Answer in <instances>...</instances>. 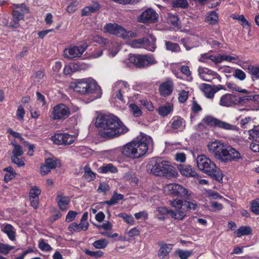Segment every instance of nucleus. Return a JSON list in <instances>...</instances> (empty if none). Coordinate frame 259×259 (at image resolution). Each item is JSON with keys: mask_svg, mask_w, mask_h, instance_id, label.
<instances>
[{"mask_svg": "<svg viewBox=\"0 0 259 259\" xmlns=\"http://www.w3.org/2000/svg\"><path fill=\"white\" fill-rule=\"evenodd\" d=\"M96 124L98 128L99 136L107 140L118 137L128 131V128L117 116L106 114L99 115Z\"/></svg>", "mask_w": 259, "mask_h": 259, "instance_id": "1", "label": "nucleus"}, {"mask_svg": "<svg viewBox=\"0 0 259 259\" xmlns=\"http://www.w3.org/2000/svg\"><path fill=\"white\" fill-rule=\"evenodd\" d=\"M151 141L152 139L147 136L137 138L120 147L122 155L132 159L139 158L146 153Z\"/></svg>", "mask_w": 259, "mask_h": 259, "instance_id": "2", "label": "nucleus"}, {"mask_svg": "<svg viewBox=\"0 0 259 259\" xmlns=\"http://www.w3.org/2000/svg\"><path fill=\"white\" fill-rule=\"evenodd\" d=\"M208 151L214 157L223 162L237 161L241 158L240 153L230 145L215 141L207 145Z\"/></svg>", "mask_w": 259, "mask_h": 259, "instance_id": "3", "label": "nucleus"}, {"mask_svg": "<svg viewBox=\"0 0 259 259\" xmlns=\"http://www.w3.org/2000/svg\"><path fill=\"white\" fill-rule=\"evenodd\" d=\"M198 169L219 182L223 181V176L220 169L204 155H198L196 159Z\"/></svg>", "mask_w": 259, "mask_h": 259, "instance_id": "4", "label": "nucleus"}, {"mask_svg": "<svg viewBox=\"0 0 259 259\" xmlns=\"http://www.w3.org/2000/svg\"><path fill=\"white\" fill-rule=\"evenodd\" d=\"M73 91L80 95L96 93V98H100L102 95L100 87L97 81L92 78L78 79L71 84Z\"/></svg>", "mask_w": 259, "mask_h": 259, "instance_id": "5", "label": "nucleus"}, {"mask_svg": "<svg viewBox=\"0 0 259 259\" xmlns=\"http://www.w3.org/2000/svg\"><path fill=\"white\" fill-rule=\"evenodd\" d=\"M152 166L151 172L155 176L165 177L167 178H175L178 172L168 161L163 160L161 158H153L150 162Z\"/></svg>", "mask_w": 259, "mask_h": 259, "instance_id": "6", "label": "nucleus"}, {"mask_svg": "<svg viewBox=\"0 0 259 259\" xmlns=\"http://www.w3.org/2000/svg\"><path fill=\"white\" fill-rule=\"evenodd\" d=\"M129 62L135 67L143 69L157 63L152 55H138L130 54Z\"/></svg>", "mask_w": 259, "mask_h": 259, "instance_id": "7", "label": "nucleus"}, {"mask_svg": "<svg viewBox=\"0 0 259 259\" xmlns=\"http://www.w3.org/2000/svg\"><path fill=\"white\" fill-rule=\"evenodd\" d=\"M169 204L172 207H180V209L186 214V216L187 212L191 210H195L198 207L197 203L195 200L189 201L178 198L173 200H169Z\"/></svg>", "mask_w": 259, "mask_h": 259, "instance_id": "8", "label": "nucleus"}, {"mask_svg": "<svg viewBox=\"0 0 259 259\" xmlns=\"http://www.w3.org/2000/svg\"><path fill=\"white\" fill-rule=\"evenodd\" d=\"M70 114L69 108L65 104L61 103L55 106L51 117L53 120H64Z\"/></svg>", "mask_w": 259, "mask_h": 259, "instance_id": "9", "label": "nucleus"}, {"mask_svg": "<svg viewBox=\"0 0 259 259\" xmlns=\"http://www.w3.org/2000/svg\"><path fill=\"white\" fill-rule=\"evenodd\" d=\"M169 194L173 197L187 198L189 195L188 191L182 185L172 183L167 186Z\"/></svg>", "mask_w": 259, "mask_h": 259, "instance_id": "10", "label": "nucleus"}, {"mask_svg": "<svg viewBox=\"0 0 259 259\" xmlns=\"http://www.w3.org/2000/svg\"><path fill=\"white\" fill-rule=\"evenodd\" d=\"M202 121L207 126L219 127L225 130L232 129V125L226 122L220 120L211 115H207L203 118Z\"/></svg>", "mask_w": 259, "mask_h": 259, "instance_id": "11", "label": "nucleus"}, {"mask_svg": "<svg viewBox=\"0 0 259 259\" xmlns=\"http://www.w3.org/2000/svg\"><path fill=\"white\" fill-rule=\"evenodd\" d=\"M87 47L71 46L66 48L63 51V56L69 60H74L80 57L85 51Z\"/></svg>", "mask_w": 259, "mask_h": 259, "instance_id": "12", "label": "nucleus"}, {"mask_svg": "<svg viewBox=\"0 0 259 259\" xmlns=\"http://www.w3.org/2000/svg\"><path fill=\"white\" fill-rule=\"evenodd\" d=\"M131 45L133 48H143L151 52H154L156 49L155 44L145 37L132 40Z\"/></svg>", "mask_w": 259, "mask_h": 259, "instance_id": "13", "label": "nucleus"}, {"mask_svg": "<svg viewBox=\"0 0 259 259\" xmlns=\"http://www.w3.org/2000/svg\"><path fill=\"white\" fill-rule=\"evenodd\" d=\"M75 139L74 136L67 133H57L52 137L54 143L59 145H70L75 141Z\"/></svg>", "mask_w": 259, "mask_h": 259, "instance_id": "14", "label": "nucleus"}, {"mask_svg": "<svg viewBox=\"0 0 259 259\" xmlns=\"http://www.w3.org/2000/svg\"><path fill=\"white\" fill-rule=\"evenodd\" d=\"M158 19L156 12L151 8L147 9L140 15L138 21L141 23H153Z\"/></svg>", "mask_w": 259, "mask_h": 259, "instance_id": "15", "label": "nucleus"}, {"mask_svg": "<svg viewBox=\"0 0 259 259\" xmlns=\"http://www.w3.org/2000/svg\"><path fill=\"white\" fill-rule=\"evenodd\" d=\"M129 87L130 85L126 81H118L116 82L113 87L114 98L124 102L123 96V94L124 93V90L129 89Z\"/></svg>", "mask_w": 259, "mask_h": 259, "instance_id": "16", "label": "nucleus"}, {"mask_svg": "<svg viewBox=\"0 0 259 259\" xmlns=\"http://www.w3.org/2000/svg\"><path fill=\"white\" fill-rule=\"evenodd\" d=\"M174 89V84L172 80L168 79L160 84L158 91L160 95L164 97L170 96Z\"/></svg>", "mask_w": 259, "mask_h": 259, "instance_id": "17", "label": "nucleus"}, {"mask_svg": "<svg viewBox=\"0 0 259 259\" xmlns=\"http://www.w3.org/2000/svg\"><path fill=\"white\" fill-rule=\"evenodd\" d=\"M159 247L158 251V256L160 259H168L169 257V253L172 249L174 244H167L161 241L158 243Z\"/></svg>", "mask_w": 259, "mask_h": 259, "instance_id": "18", "label": "nucleus"}, {"mask_svg": "<svg viewBox=\"0 0 259 259\" xmlns=\"http://www.w3.org/2000/svg\"><path fill=\"white\" fill-rule=\"evenodd\" d=\"M238 104L237 95L226 94L223 95L220 100V105L224 107H231Z\"/></svg>", "mask_w": 259, "mask_h": 259, "instance_id": "19", "label": "nucleus"}, {"mask_svg": "<svg viewBox=\"0 0 259 259\" xmlns=\"http://www.w3.org/2000/svg\"><path fill=\"white\" fill-rule=\"evenodd\" d=\"M170 127L172 130L177 133L179 131H182L185 127V120L180 116H174L169 122Z\"/></svg>", "mask_w": 259, "mask_h": 259, "instance_id": "20", "label": "nucleus"}, {"mask_svg": "<svg viewBox=\"0 0 259 259\" xmlns=\"http://www.w3.org/2000/svg\"><path fill=\"white\" fill-rule=\"evenodd\" d=\"M223 89V86L220 84L219 85H211L203 83L201 85V89L204 95L207 98L209 99L213 98L214 94Z\"/></svg>", "mask_w": 259, "mask_h": 259, "instance_id": "21", "label": "nucleus"}, {"mask_svg": "<svg viewBox=\"0 0 259 259\" xmlns=\"http://www.w3.org/2000/svg\"><path fill=\"white\" fill-rule=\"evenodd\" d=\"M248 133V139L253 141L250 145V149L254 152H259V131L251 130Z\"/></svg>", "mask_w": 259, "mask_h": 259, "instance_id": "22", "label": "nucleus"}, {"mask_svg": "<svg viewBox=\"0 0 259 259\" xmlns=\"http://www.w3.org/2000/svg\"><path fill=\"white\" fill-rule=\"evenodd\" d=\"M198 71L200 77L203 80L210 82L214 78V76L217 73L207 68L199 67Z\"/></svg>", "mask_w": 259, "mask_h": 259, "instance_id": "23", "label": "nucleus"}, {"mask_svg": "<svg viewBox=\"0 0 259 259\" xmlns=\"http://www.w3.org/2000/svg\"><path fill=\"white\" fill-rule=\"evenodd\" d=\"M177 168L181 174L187 177L197 178L198 177L195 169L189 165L179 164Z\"/></svg>", "mask_w": 259, "mask_h": 259, "instance_id": "24", "label": "nucleus"}, {"mask_svg": "<svg viewBox=\"0 0 259 259\" xmlns=\"http://www.w3.org/2000/svg\"><path fill=\"white\" fill-rule=\"evenodd\" d=\"M12 18L10 23L9 27L15 29L19 27L20 21L24 18V15L23 13L17 10H13L12 12Z\"/></svg>", "mask_w": 259, "mask_h": 259, "instance_id": "25", "label": "nucleus"}, {"mask_svg": "<svg viewBox=\"0 0 259 259\" xmlns=\"http://www.w3.org/2000/svg\"><path fill=\"white\" fill-rule=\"evenodd\" d=\"M56 199L60 210L62 211L67 210L70 202V198L63 194H58Z\"/></svg>", "mask_w": 259, "mask_h": 259, "instance_id": "26", "label": "nucleus"}, {"mask_svg": "<svg viewBox=\"0 0 259 259\" xmlns=\"http://www.w3.org/2000/svg\"><path fill=\"white\" fill-rule=\"evenodd\" d=\"M104 154L110 161H115L122 155L121 147L105 151Z\"/></svg>", "mask_w": 259, "mask_h": 259, "instance_id": "27", "label": "nucleus"}, {"mask_svg": "<svg viewBox=\"0 0 259 259\" xmlns=\"http://www.w3.org/2000/svg\"><path fill=\"white\" fill-rule=\"evenodd\" d=\"M101 8L100 5L97 2H93V6H87L83 8L81 12L82 16H87L91 14L96 13Z\"/></svg>", "mask_w": 259, "mask_h": 259, "instance_id": "28", "label": "nucleus"}, {"mask_svg": "<svg viewBox=\"0 0 259 259\" xmlns=\"http://www.w3.org/2000/svg\"><path fill=\"white\" fill-rule=\"evenodd\" d=\"M252 233V229L249 226H241L234 232L235 236L240 238L242 236L249 235Z\"/></svg>", "mask_w": 259, "mask_h": 259, "instance_id": "29", "label": "nucleus"}, {"mask_svg": "<svg viewBox=\"0 0 259 259\" xmlns=\"http://www.w3.org/2000/svg\"><path fill=\"white\" fill-rule=\"evenodd\" d=\"M89 223L83 224L80 222L79 224L76 223H72L68 227V230L70 232H78L81 230L86 231L89 227Z\"/></svg>", "mask_w": 259, "mask_h": 259, "instance_id": "30", "label": "nucleus"}, {"mask_svg": "<svg viewBox=\"0 0 259 259\" xmlns=\"http://www.w3.org/2000/svg\"><path fill=\"white\" fill-rule=\"evenodd\" d=\"M205 21L210 25H215L218 23V14L214 11L209 12L207 14Z\"/></svg>", "mask_w": 259, "mask_h": 259, "instance_id": "31", "label": "nucleus"}, {"mask_svg": "<svg viewBox=\"0 0 259 259\" xmlns=\"http://www.w3.org/2000/svg\"><path fill=\"white\" fill-rule=\"evenodd\" d=\"M247 69L253 80L259 79V65H249Z\"/></svg>", "mask_w": 259, "mask_h": 259, "instance_id": "32", "label": "nucleus"}, {"mask_svg": "<svg viewBox=\"0 0 259 259\" xmlns=\"http://www.w3.org/2000/svg\"><path fill=\"white\" fill-rule=\"evenodd\" d=\"M84 175L83 177L88 182H91L96 179V174L93 172L89 165H85L84 167Z\"/></svg>", "mask_w": 259, "mask_h": 259, "instance_id": "33", "label": "nucleus"}, {"mask_svg": "<svg viewBox=\"0 0 259 259\" xmlns=\"http://www.w3.org/2000/svg\"><path fill=\"white\" fill-rule=\"evenodd\" d=\"M124 196L121 194H118L116 191L114 192L111 198L109 200L105 201L104 204H106L109 206H112L117 204L118 201L123 199Z\"/></svg>", "mask_w": 259, "mask_h": 259, "instance_id": "34", "label": "nucleus"}, {"mask_svg": "<svg viewBox=\"0 0 259 259\" xmlns=\"http://www.w3.org/2000/svg\"><path fill=\"white\" fill-rule=\"evenodd\" d=\"M45 163L51 170L55 169L57 166L60 167L61 165L60 160L55 157L47 158Z\"/></svg>", "mask_w": 259, "mask_h": 259, "instance_id": "35", "label": "nucleus"}, {"mask_svg": "<svg viewBox=\"0 0 259 259\" xmlns=\"http://www.w3.org/2000/svg\"><path fill=\"white\" fill-rule=\"evenodd\" d=\"M176 208L177 211L169 209V213L171 218L178 220H182L185 217L186 214L180 209V207H174Z\"/></svg>", "mask_w": 259, "mask_h": 259, "instance_id": "36", "label": "nucleus"}, {"mask_svg": "<svg viewBox=\"0 0 259 259\" xmlns=\"http://www.w3.org/2000/svg\"><path fill=\"white\" fill-rule=\"evenodd\" d=\"M14 229V228L12 225L8 224L6 225L3 229V231L7 235L9 238L12 241L15 240L16 233Z\"/></svg>", "mask_w": 259, "mask_h": 259, "instance_id": "37", "label": "nucleus"}, {"mask_svg": "<svg viewBox=\"0 0 259 259\" xmlns=\"http://www.w3.org/2000/svg\"><path fill=\"white\" fill-rule=\"evenodd\" d=\"M98 171L100 173L102 174H107L108 172L115 173L117 171V169L112 164L108 163L99 167Z\"/></svg>", "mask_w": 259, "mask_h": 259, "instance_id": "38", "label": "nucleus"}, {"mask_svg": "<svg viewBox=\"0 0 259 259\" xmlns=\"http://www.w3.org/2000/svg\"><path fill=\"white\" fill-rule=\"evenodd\" d=\"M171 5L172 8L187 9L189 7L188 0H172Z\"/></svg>", "mask_w": 259, "mask_h": 259, "instance_id": "39", "label": "nucleus"}, {"mask_svg": "<svg viewBox=\"0 0 259 259\" xmlns=\"http://www.w3.org/2000/svg\"><path fill=\"white\" fill-rule=\"evenodd\" d=\"M175 253L180 259H188L192 255L193 250L178 249Z\"/></svg>", "mask_w": 259, "mask_h": 259, "instance_id": "40", "label": "nucleus"}, {"mask_svg": "<svg viewBox=\"0 0 259 259\" xmlns=\"http://www.w3.org/2000/svg\"><path fill=\"white\" fill-rule=\"evenodd\" d=\"M165 49L167 51L174 53H178L181 51V48L177 43L172 42L170 41H165Z\"/></svg>", "mask_w": 259, "mask_h": 259, "instance_id": "41", "label": "nucleus"}, {"mask_svg": "<svg viewBox=\"0 0 259 259\" xmlns=\"http://www.w3.org/2000/svg\"><path fill=\"white\" fill-rule=\"evenodd\" d=\"M173 110V106L172 105H163L159 107L158 109V113L161 116H167Z\"/></svg>", "mask_w": 259, "mask_h": 259, "instance_id": "42", "label": "nucleus"}, {"mask_svg": "<svg viewBox=\"0 0 259 259\" xmlns=\"http://www.w3.org/2000/svg\"><path fill=\"white\" fill-rule=\"evenodd\" d=\"M180 71L183 74L185 75L186 78L184 79L185 80L189 82L192 81V73L188 66L186 65L181 66Z\"/></svg>", "mask_w": 259, "mask_h": 259, "instance_id": "43", "label": "nucleus"}, {"mask_svg": "<svg viewBox=\"0 0 259 259\" xmlns=\"http://www.w3.org/2000/svg\"><path fill=\"white\" fill-rule=\"evenodd\" d=\"M118 27L117 24L109 23L104 26V28L106 32L115 35Z\"/></svg>", "mask_w": 259, "mask_h": 259, "instance_id": "44", "label": "nucleus"}, {"mask_svg": "<svg viewBox=\"0 0 259 259\" xmlns=\"http://www.w3.org/2000/svg\"><path fill=\"white\" fill-rule=\"evenodd\" d=\"M41 190L38 186L32 187L29 194V199L39 198V195L41 194Z\"/></svg>", "mask_w": 259, "mask_h": 259, "instance_id": "45", "label": "nucleus"}, {"mask_svg": "<svg viewBox=\"0 0 259 259\" xmlns=\"http://www.w3.org/2000/svg\"><path fill=\"white\" fill-rule=\"evenodd\" d=\"M108 244V242L106 239H101L95 241L93 243V245L95 248L103 249L107 246Z\"/></svg>", "mask_w": 259, "mask_h": 259, "instance_id": "46", "label": "nucleus"}, {"mask_svg": "<svg viewBox=\"0 0 259 259\" xmlns=\"http://www.w3.org/2000/svg\"><path fill=\"white\" fill-rule=\"evenodd\" d=\"M79 5V2L78 0H72L67 6V11L69 13H73L77 10Z\"/></svg>", "mask_w": 259, "mask_h": 259, "instance_id": "47", "label": "nucleus"}, {"mask_svg": "<svg viewBox=\"0 0 259 259\" xmlns=\"http://www.w3.org/2000/svg\"><path fill=\"white\" fill-rule=\"evenodd\" d=\"M130 110L133 112L134 116L136 117H140L142 114V111L140 108L136 104L132 103L129 106Z\"/></svg>", "mask_w": 259, "mask_h": 259, "instance_id": "48", "label": "nucleus"}, {"mask_svg": "<svg viewBox=\"0 0 259 259\" xmlns=\"http://www.w3.org/2000/svg\"><path fill=\"white\" fill-rule=\"evenodd\" d=\"M78 69V65L77 64H73L72 66L66 65L63 69V73L65 75H70L72 72L77 70Z\"/></svg>", "mask_w": 259, "mask_h": 259, "instance_id": "49", "label": "nucleus"}, {"mask_svg": "<svg viewBox=\"0 0 259 259\" xmlns=\"http://www.w3.org/2000/svg\"><path fill=\"white\" fill-rule=\"evenodd\" d=\"M233 19L239 20L241 25L244 28L246 29L250 28V25L244 15H240L238 16L233 17Z\"/></svg>", "mask_w": 259, "mask_h": 259, "instance_id": "50", "label": "nucleus"}, {"mask_svg": "<svg viewBox=\"0 0 259 259\" xmlns=\"http://www.w3.org/2000/svg\"><path fill=\"white\" fill-rule=\"evenodd\" d=\"M38 245L39 248L42 251L50 252L53 250V248L50 245L45 242L43 239L39 240Z\"/></svg>", "mask_w": 259, "mask_h": 259, "instance_id": "51", "label": "nucleus"}, {"mask_svg": "<svg viewBox=\"0 0 259 259\" xmlns=\"http://www.w3.org/2000/svg\"><path fill=\"white\" fill-rule=\"evenodd\" d=\"M117 216L123 219L124 221L127 224H133L134 223V219L131 214H128L125 212H121L118 213Z\"/></svg>", "mask_w": 259, "mask_h": 259, "instance_id": "52", "label": "nucleus"}, {"mask_svg": "<svg viewBox=\"0 0 259 259\" xmlns=\"http://www.w3.org/2000/svg\"><path fill=\"white\" fill-rule=\"evenodd\" d=\"M251 211L255 214H259V199L253 200L250 204Z\"/></svg>", "mask_w": 259, "mask_h": 259, "instance_id": "53", "label": "nucleus"}, {"mask_svg": "<svg viewBox=\"0 0 259 259\" xmlns=\"http://www.w3.org/2000/svg\"><path fill=\"white\" fill-rule=\"evenodd\" d=\"M228 88L233 91L238 92L239 93H247L248 91L246 89H242L240 87L233 83L229 82L227 83Z\"/></svg>", "mask_w": 259, "mask_h": 259, "instance_id": "54", "label": "nucleus"}, {"mask_svg": "<svg viewBox=\"0 0 259 259\" xmlns=\"http://www.w3.org/2000/svg\"><path fill=\"white\" fill-rule=\"evenodd\" d=\"M168 20L174 26H178L179 24V19L176 14L168 13Z\"/></svg>", "mask_w": 259, "mask_h": 259, "instance_id": "55", "label": "nucleus"}, {"mask_svg": "<svg viewBox=\"0 0 259 259\" xmlns=\"http://www.w3.org/2000/svg\"><path fill=\"white\" fill-rule=\"evenodd\" d=\"M84 253L91 256V257H95V258H99V257H101L102 256H103L104 255V252L102 251H101V250H97V251H91L89 249H85L84 250Z\"/></svg>", "mask_w": 259, "mask_h": 259, "instance_id": "56", "label": "nucleus"}, {"mask_svg": "<svg viewBox=\"0 0 259 259\" xmlns=\"http://www.w3.org/2000/svg\"><path fill=\"white\" fill-rule=\"evenodd\" d=\"M253 95H247L245 96H239L237 95V99L238 101V104L247 103L249 101H253Z\"/></svg>", "mask_w": 259, "mask_h": 259, "instance_id": "57", "label": "nucleus"}, {"mask_svg": "<svg viewBox=\"0 0 259 259\" xmlns=\"http://www.w3.org/2000/svg\"><path fill=\"white\" fill-rule=\"evenodd\" d=\"M14 146V149L13 150L12 153L13 156H21L23 154V151L22 147L19 144H13Z\"/></svg>", "mask_w": 259, "mask_h": 259, "instance_id": "58", "label": "nucleus"}, {"mask_svg": "<svg viewBox=\"0 0 259 259\" xmlns=\"http://www.w3.org/2000/svg\"><path fill=\"white\" fill-rule=\"evenodd\" d=\"M126 32L127 30L125 28L119 25L115 35H116L117 37H121L123 39H126V34H127Z\"/></svg>", "mask_w": 259, "mask_h": 259, "instance_id": "59", "label": "nucleus"}, {"mask_svg": "<svg viewBox=\"0 0 259 259\" xmlns=\"http://www.w3.org/2000/svg\"><path fill=\"white\" fill-rule=\"evenodd\" d=\"M13 248V247L11 246L0 242V253H1L8 254Z\"/></svg>", "mask_w": 259, "mask_h": 259, "instance_id": "60", "label": "nucleus"}, {"mask_svg": "<svg viewBox=\"0 0 259 259\" xmlns=\"http://www.w3.org/2000/svg\"><path fill=\"white\" fill-rule=\"evenodd\" d=\"M25 114V112L22 105H19L16 112V116L17 118L20 120H23Z\"/></svg>", "mask_w": 259, "mask_h": 259, "instance_id": "61", "label": "nucleus"}, {"mask_svg": "<svg viewBox=\"0 0 259 259\" xmlns=\"http://www.w3.org/2000/svg\"><path fill=\"white\" fill-rule=\"evenodd\" d=\"M19 156H11V160L12 163L16 164L18 166H24L25 164L24 161L21 159L18 158Z\"/></svg>", "mask_w": 259, "mask_h": 259, "instance_id": "62", "label": "nucleus"}, {"mask_svg": "<svg viewBox=\"0 0 259 259\" xmlns=\"http://www.w3.org/2000/svg\"><path fill=\"white\" fill-rule=\"evenodd\" d=\"M141 104L145 107V108L150 111H153L154 109V106H153L152 103L148 101L147 100H142L141 101Z\"/></svg>", "mask_w": 259, "mask_h": 259, "instance_id": "63", "label": "nucleus"}, {"mask_svg": "<svg viewBox=\"0 0 259 259\" xmlns=\"http://www.w3.org/2000/svg\"><path fill=\"white\" fill-rule=\"evenodd\" d=\"M188 93L184 90H183L179 94V101L181 103H185L188 99Z\"/></svg>", "mask_w": 259, "mask_h": 259, "instance_id": "64", "label": "nucleus"}]
</instances>
